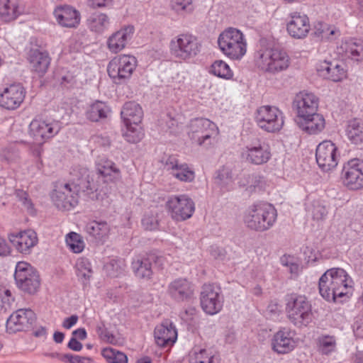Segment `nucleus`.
<instances>
[{
	"instance_id": "61",
	"label": "nucleus",
	"mask_w": 363,
	"mask_h": 363,
	"mask_svg": "<svg viewBox=\"0 0 363 363\" xmlns=\"http://www.w3.org/2000/svg\"><path fill=\"white\" fill-rule=\"evenodd\" d=\"M42 152L43 150L41 148H38L33 152V155L35 158V167L38 170H42L43 168V162L41 158Z\"/></svg>"
},
{
	"instance_id": "7",
	"label": "nucleus",
	"mask_w": 363,
	"mask_h": 363,
	"mask_svg": "<svg viewBox=\"0 0 363 363\" xmlns=\"http://www.w3.org/2000/svg\"><path fill=\"white\" fill-rule=\"evenodd\" d=\"M138 67L137 58L130 54H121L113 57L107 65V74L116 84L128 82Z\"/></svg>"
},
{
	"instance_id": "38",
	"label": "nucleus",
	"mask_w": 363,
	"mask_h": 363,
	"mask_svg": "<svg viewBox=\"0 0 363 363\" xmlns=\"http://www.w3.org/2000/svg\"><path fill=\"white\" fill-rule=\"evenodd\" d=\"M342 48L352 59L356 61L363 60V40L357 38L345 40Z\"/></svg>"
},
{
	"instance_id": "49",
	"label": "nucleus",
	"mask_w": 363,
	"mask_h": 363,
	"mask_svg": "<svg viewBox=\"0 0 363 363\" xmlns=\"http://www.w3.org/2000/svg\"><path fill=\"white\" fill-rule=\"evenodd\" d=\"M347 77V71L344 67L343 64H335L332 63L330 72H328V76L326 78L333 81V82H340Z\"/></svg>"
},
{
	"instance_id": "14",
	"label": "nucleus",
	"mask_w": 363,
	"mask_h": 363,
	"mask_svg": "<svg viewBox=\"0 0 363 363\" xmlns=\"http://www.w3.org/2000/svg\"><path fill=\"white\" fill-rule=\"evenodd\" d=\"M341 180L349 190L363 189V160L353 158L345 162L341 171Z\"/></svg>"
},
{
	"instance_id": "35",
	"label": "nucleus",
	"mask_w": 363,
	"mask_h": 363,
	"mask_svg": "<svg viewBox=\"0 0 363 363\" xmlns=\"http://www.w3.org/2000/svg\"><path fill=\"white\" fill-rule=\"evenodd\" d=\"M86 24L91 31L96 33H103L109 28L111 19L106 13L97 12L89 17Z\"/></svg>"
},
{
	"instance_id": "23",
	"label": "nucleus",
	"mask_w": 363,
	"mask_h": 363,
	"mask_svg": "<svg viewBox=\"0 0 363 363\" xmlns=\"http://www.w3.org/2000/svg\"><path fill=\"white\" fill-rule=\"evenodd\" d=\"M293 106L296 110V119L307 117L310 114L318 112L319 98L312 92L300 91L296 95Z\"/></svg>"
},
{
	"instance_id": "8",
	"label": "nucleus",
	"mask_w": 363,
	"mask_h": 363,
	"mask_svg": "<svg viewBox=\"0 0 363 363\" xmlns=\"http://www.w3.org/2000/svg\"><path fill=\"white\" fill-rule=\"evenodd\" d=\"M169 48L173 57L180 61H186L198 55L201 45L195 35L182 33L171 39Z\"/></svg>"
},
{
	"instance_id": "55",
	"label": "nucleus",
	"mask_w": 363,
	"mask_h": 363,
	"mask_svg": "<svg viewBox=\"0 0 363 363\" xmlns=\"http://www.w3.org/2000/svg\"><path fill=\"white\" fill-rule=\"evenodd\" d=\"M91 359L89 357L67 354L65 363H91Z\"/></svg>"
},
{
	"instance_id": "3",
	"label": "nucleus",
	"mask_w": 363,
	"mask_h": 363,
	"mask_svg": "<svg viewBox=\"0 0 363 363\" xmlns=\"http://www.w3.org/2000/svg\"><path fill=\"white\" fill-rule=\"evenodd\" d=\"M277 211L275 207L265 201H259L250 205L245 211L243 222L251 230L264 232L271 228L276 223Z\"/></svg>"
},
{
	"instance_id": "45",
	"label": "nucleus",
	"mask_w": 363,
	"mask_h": 363,
	"mask_svg": "<svg viewBox=\"0 0 363 363\" xmlns=\"http://www.w3.org/2000/svg\"><path fill=\"white\" fill-rule=\"evenodd\" d=\"M169 9L177 16L184 17L194 10L193 0H169Z\"/></svg>"
},
{
	"instance_id": "47",
	"label": "nucleus",
	"mask_w": 363,
	"mask_h": 363,
	"mask_svg": "<svg viewBox=\"0 0 363 363\" xmlns=\"http://www.w3.org/2000/svg\"><path fill=\"white\" fill-rule=\"evenodd\" d=\"M317 347L320 353L329 355L336 351V339L331 335L320 336L317 340Z\"/></svg>"
},
{
	"instance_id": "64",
	"label": "nucleus",
	"mask_w": 363,
	"mask_h": 363,
	"mask_svg": "<svg viewBox=\"0 0 363 363\" xmlns=\"http://www.w3.org/2000/svg\"><path fill=\"white\" fill-rule=\"evenodd\" d=\"M74 337L78 338L81 340H84L86 338L87 334L84 328H78L72 333Z\"/></svg>"
},
{
	"instance_id": "37",
	"label": "nucleus",
	"mask_w": 363,
	"mask_h": 363,
	"mask_svg": "<svg viewBox=\"0 0 363 363\" xmlns=\"http://www.w3.org/2000/svg\"><path fill=\"white\" fill-rule=\"evenodd\" d=\"M74 270L79 280L83 284L89 282L93 275V269L89 259L84 257L77 258L74 264Z\"/></svg>"
},
{
	"instance_id": "17",
	"label": "nucleus",
	"mask_w": 363,
	"mask_h": 363,
	"mask_svg": "<svg viewBox=\"0 0 363 363\" xmlns=\"http://www.w3.org/2000/svg\"><path fill=\"white\" fill-rule=\"evenodd\" d=\"M339 157L338 148L331 140H324L318 145L315 160L323 171L329 172L334 169L337 166Z\"/></svg>"
},
{
	"instance_id": "46",
	"label": "nucleus",
	"mask_w": 363,
	"mask_h": 363,
	"mask_svg": "<svg viewBox=\"0 0 363 363\" xmlns=\"http://www.w3.org/2000/svg\"><path fill=\"white\" fill-rule=\"evenodd\" d=\"M135 276L140 279H150L152 274V263L149 258H142L133 262Z\"/></svg>"
},
{
	"instance_id": "29",
	"label": "nucleus",
	"mask_w": 363,
	"mask_h": 363,
	"mask_svg": "<svg viewBox=\"0 0 363 363\" xmlns=\"http://www.w3.org/2000/svg\"><path fill=\"white\" fill-rule=\"evenodd\" d=\"M165 169L174 178L181 182H191L195 178L194 172L186 163H180L174 157H169L165 163Z\"/></svg>"
},
{
	"instance_id": "43",
	"label": "nucleus",
	"mask_w": 363,
	"mask_h": 363,
	"mask_svg": "<svg viewBox=\"0 0 363 363\" xmlns=\"http://www.w3.org/2000/svg\"><path fill=\"white\" fill-rule=\"evenodd\" d=\"M123 126V136L127 142L137 143L143 138L145 133L142 123L124 124Z\"/></svg>"
},
{
	"instance_id": "5",
	"label": "nucleus",
	"mask_w": 363,
	"mask_h": 363,
	"mask_svg": "<svg viewBox=\"0 0 363 363\" xmlns=\"http://www.w3.org/2000/svg\"><path fill=\"white\" fill-rule=\"evenodd\" d=\"M255 65L262 72L276 74L288 69L291 60L286 51L279 48H262L255 55Z\"/></svg>"
},
{
	"instance_id": "27",
	"label": "nucleus",
	"mask_w": 363,
	"mask_h": 363,
	"mask_svg": "<svg viewBox=\"0 0 363 363\" xmlns=\"http://www.w3.org/2000/svg\"><path fill=\"white\" fill-rule=\"evenodd\" d=\"M156 344L160 347H172L177 339V331L173 323L165 320L156 326L154 330Z\"/></svg>"
},
{
	"instance_id": "25",
	"label": "nucleus",
	"mask_w": 363,
	"mask_h": 363,
	"mask_svg": "<svg viewBox=\"0 0 363 363\" xmlns=\"http://www.w3.org/2000/svg\"><path fill=\"white\" fill-rule=\"evenodd\" d=\"M35 319L34 312L30 309H18L13 312L6 321V330L15 333L29 328Z\"/></svg>"
},
{
	"instance_id": "39",
	"label": "nucleus",
	"mask_w": 363,
	"mask_h": 363,
	"mask_svg": "<svg viewBox=\"0 0 363 363\" xmlns=\"http://www.w3.org/2000/svg\"><path fill=\"white\" fill-rule=\"evenodd\" d=\"M189 363H219V358L210 350L194 349L189 355Z\"/></svg>"
},
{
	"instance_id": "44",
	"label": "nucleus",
	"mask_w": 363,
	"mask_h": 363,
	"mask_svg": "<svg viewBox=\"0 0 363 363\" xmlns=\"http://www.w3.org/2000/svg\"><path fill=\"white\" fill-rule=\"evenodd\" d=\"M314 34L322 39L332 40L340 35V31L333 26L318 21L314 26Z\"/></svg>"
},
{
	"instance_id": "63",
	"label": "nucleus",
	"mask_w": 363,
	"mask_h": 363,
	"mask_svg": "<svg viewBox=\"0 0 363 363\" xmlns=\"http://www.w3.org/2000/svg\"><path fill=\"white\" fill-rule=\"evenodd\" d=\"M67 347L73 351L79 352L82 349L83 346L82 344L76 339V337H72L68 342Z\"/></svg>"
},
{
	"instance_id": "30",
	"label": "nucleus",
	"mask_w": 363,
	"mask_h": 363,
	"mask_svg": "<svg viewBox=\"0 0 363 363\" xmlns=\"http://www.w3.org/2000/svg\"><path fill=\"white\" fill-rule=\"evenodd\" d=\"M345 134L347 140L360 150H363V121L352 118L347 122Z\"/></svg>"
},
{
	"instance_id": "13",
	"label": "nucleus",
	"mask_w": 363,
	"mask_h": 363,
	"mask_svg": "<svg viewBox=\"0 0 363 363\" xmlns=\"http://www.w3.org/2000/svg\"><path fill=\"white\" fill-rule=\"evenodd\" d=\"M240 157L246 163L253 165L267 164L272 158L271 148L259 139L247 143L242 149Z\"/></svg>"
},
{
	"instance_id": "42",
	"label": "nucleus",
	"mask_w": 363,
	"mask_h": 363,
	"mask_svg": "<svg viewBox=\"0 0 363 363\" xmlns=\"http://www.w3.org/2000/svg\"><path fill=\"white\" fill-rule=\"evenodd\" d=\"M209 73L225 80L233 78L234 73L229 65L224 60H215L209 67Z\"/></svg>"
},
{
	"instance_id": "34",
	"label": "nucleus",
	"mask_w": 363,
	"mask_h": 363,
	"mask_svg": "<svg viewBox=\"0 0 363 363\" xmlns=\"http://www.w3.org/2000/svg\"><path fill=\"white\" fill-rule=\"evenodd\" d=\"M21 13L18 0H0V20L11 22Z\"/></svg>"
},
{
	"instance_id": "2",
	"label": "nucleus",
	"mask_w": 363,
	"mask_h": 363,
	"mask_svg": "<svg viewBox=\"0 0 363 363\" xmlns=\"http://www.w3.org/2000/svg\"><path fill=\"white\" fill-rule=\"evenodd\" d=\"M68 183H58L52 195L55 206L62 210L69 211L78 203L79 193L86 187L88 171L86 169H74Z\"/></svg>"
},
{
	"instance_id": "6",
	"label": "nucleus",
	"mask_w": 363,
	"mask_h": 363,
	"mask_svg": "<svg viewBox=\"0 0 363 363\" xmlns=\"http://www.w3.org/2000/svg\"><path fill=\"white\" fill-rule=\"evenodd\" d=\"M217 125L209 119L196 118L190 121L187 126V135L191 143L199 146H208L216 140L219 135Z\"/></svg>"
},
{
	"instance_id": "19",
	"label": "nucleus",
	"mask_w": 363,
	"mask_h": 363,
	"mask_svg": "<svg viewBox=\"0 0 363 363\" xmlns=\"http://www.w3.org/2000/svg\"><path fill=\"white\" fill-rule=\"evenodd\" d=\"M166 206L172 218L177 221H182L191 218L195 210L194 201L186 195L169 197Z\"/></svg>"
},
{
	"instance_id": "56",
	"label": "nucleus",
	"mask_w": 363,
	"mask_h": 363,
	"mask_svg": "<svg viewBox=\"0 0 363 363\" xmlns=\"http://www.w3.org/2000/svg\"><path fill=\"white\" fill-rule=\"evenodd\" d=\"M332 63L328 61H321L318 63L316 66V69L320 75L327 77L328 72H330V68Z\"/></svg>"
},
{
	"instance_id": "50",
	"label": "nucleus",
	"mask_w": 363,
	"mask_h": 363,
	"mask_svg": "<svg viewBox=\"0 0 363 363\" xmlns=\"http://www.w3.org/2000/svg\"><path fill=\"white\" fill-rule=\"evenodd\" d=\"M281 263L286 267L293 275H297L300 272V262L297 257L285 255L281 258Z\"/></svg>"
},
{
	"instance_id": "59",
	"label": "nucleus",
	"mask_w": 363,
	"mask_h": 363,
	"mask_svg": "<svg viewBox=\"0 0 363 363\" xmlns=\"http://www.w3.org/2000/svg\"><path fill=\"white\" fill-rule=\"evenodd\" d=\"M113 0H87L88 4L93 9L106 7L112 3Z\"/></svg>"
},
{
	"instance_id": "16",
	"label": "nucleus",
	"mask_w": 363,
	"mask_h": 363,
	"mask_svg": "<svg viewBox=\"0 0 363 363\" xmlns=\"http://www.w3.org/2000/svg\"><path fill=\"white\" fill-rule=\"evenodd\" d=\"M311 30L309 17L304 13L292 11L286 18V31L293 39L303 40Z\"/></svg>"
},
{
	"instance_id": "53",
	"label": "nucleus",
	"mask_w": 363,
	"mask_h": 363,
	"mask_svg": "<svg viewBox=\"0 0 363 363\" xmlns=\"http://www.w3.org/2000/svg\"><path fill=\"white\" fill-rule=\"evenodd\" d=\"M311 213L314 219L322 220L327 216L328 211L323 205L317 202L313 205L311 208Z\"/></svg>"
},
{
	"instance_id": "41",
	"label": "nucleus",
	"mask_w": 363,
	"mask_h": 363,
	"mask_svg": "<svg viewBox=\"0 0 363 363\" xmlns=\"http://www.w3.org/2000/svg\"><path fill=\"white\" fill-rule=\"evenodd\" d=\"M65 242L67 248L74 254L82 253L86 247L83 236L73 231L65 235Z\"/></svg>"
},
{
	"instance_id": "32",
	"label": "nucleus",
	"mask_w": 363,
	"mask_h": 363,
	"mask_svg": "<svg viewBox=\"0 0 363 363\" xmlns=\"http://www.w3.org/2000/svg\"><path fill=\"white\" fill-rule=\"evenodd\" d=\"M50 57L47 52L39 50H31L28 61L32 71L40 76L43 75L50 65Z\"/></svg>"
},
{
	"instance_id": "9",
	"label": "nucleus",
	"mask_w": 363,
	"mask_h": 363,
	"mask_svg": "<svg viewBox=\"0 0 363 363\" xmlns=\"http://www.w3.org/2000/svg\"><path fill=\"white\" fill-rule=\"evenodd\" d=\"M255 121L261 130L267 133H277L284 125V114L275 106L263 105L257 108Z\"/></svg>"
},
{
	"instance_id": "4",
	"label": "nucleus",
	"mask_w": 363,
	"mask_h": 363,
	"mask_svg": "<svg viewBox=\"0 0 363 363\" xmlns=\"http://www.w3.org/2000/svg\"><path fill=\"white\" fill-rule=\"evenodd\" d=\"M220 52L232 60H240L246 55L247 40L244 33L233 27L223 30L218 38Z\"/></svg>"
},
{
	"instance_id": "51",
	"label": "nucleus",
	"mask_w": 363,
	"mask_h": 363,
	"mask_svg": "<svg viewBox=\"0 0 363 363\" xmlns=\"http://www.w3.org/2000/svg\"><path fill=\"white\" fill-rule=\"evenodd\" d=\"M244 182H239L240 186L245 187L250 191H256L260 189V184L262 183V179L257 175H247L243 178Z\"/></svg>"
},
{
	"instance_id": "21",
	"label": "nucleus",
	"mask_w": 363,
	"mask_h": 363,
	"mask_svg": "<svg viewBox=\"0 0 363 363\" xmlns=\"http://www.w3.org/2000/svg\"><path fill=\"white\" fill-rule=\"evenodd\" d=\"M59 130L57 123L35 118L29 125L28 134L35 143L43 145L57 135Z\"/></svg>"
},
{
	"instance_id": "15",
	"label": "nucleus",
	"mask_w": 363,
	"mask_h": 363,
	"mask_svg": "<svg viewBox=\"0 0 363 363\" xmlns=\"http://www.w3.org/2000/svg\"><path fill=\"white\" fill-rule=\"evenodd\" d=\"M299 339L294 330L281 328L274 333L270 340L271 350L279 355L292 352L298 345Z\"/></svg>"
},
{
	"instance_id": "26",
	"label": "nucleus",
	"mask_w": 363,
	"mask_h": 363,
	"mask_svg": "<svg viewBox=\"0 0 363 363\" xmlns=\"http://www.w3.org/2000/svg\"><path fill=\"white\" fill-rule=\"evenodd\" d=\"M53 15L57 23L65 28H75L80 23V13L69 5L57 6L53 11Z\"/></svg>"
},
{
	"instance_id": "12",
	"label": "nucleus",
	"mask_w": 363,
	"mask_h": 363,
	"mask_svg": "<svg viewBox=\"0 0 363 363\" xmlns=\"http://www.w3.org/2000/svg\"><path fill=\"white\" fill-rule=\"evenodd\" d=\"M224 298L220 286L215 284H205L200 293V305L203 312L213 315L221 311Z\"/></svg>"
},
{
	"instance_id": "22",
	"label": "nucleus",
	"mask_w": 363,
	"mask_h": 363,
	"mask_svg": "<svg viewBox=\"0 0 363 363\" xmlns=\"http://www.w3.org/2000/svg\"><path fill=\"white\" fill-rule=\"evenodd\" d=\"M26 91L19 83L9 84L0 92V106L9 111L20 107L26 97Z\"/></svg>"
},
{
	"instance_id": "52",
	"label": "nucleus",
	"mask_w": 363,
	"mask_h": 363,
	"mask_svg": "<svg viewBox=\"0 0 363 363\" xmlns=\"http://www.w3.org/2000/svg\"><path fill=\"white\" fill-rule=\"evenodd\" d=\"M218 183L227 190L233 189V178L228 171L223 170V172L218 175Z\"/></svg>"
},
{
	"instance_id": "31",
	"label": "nucleus",
	"mask_w": 363,
	"mask_h": 363,
	"mask_svg": "<svg viewBox=\"0 0 363 363\" xmlns=\"http://www.w3.org/2000/svg\"><path fill=\"white\" fill-rule=\"evenodd\" d=\"M95 165L97 173L106 182H115L121 179L120 169L113 161L105 157H99Z\"/></svg>"
},
{
	"instance_id": "36",
	"label": "nucleus",
	"mask_w": 363,
	"mask_h": 363,
	"mask_svg": "<svg viewBox=\"0 0 363 363\" xmlns=\"http://www.w3.org/2000/svg\"><path fill=\"white\" fill-rule=\"evenodd\" d=\"M84 230L95 239L104 241L108 237L111 228L106 222L94 220L86 225Z\"/></svg>"
},
{
	"instance_id": "54",
	"label": "nucleus",
	"mask_w": 363,
	"mask_h": 363,
	"mask_svg": "<svg viewBox=\"0 0 363 363\" xmlns=\"http://www.w3.org/2000/svg\"><path fill=\"white\" fill-rule=\"evenodd\" d=\"M143 226L145 230H153L157 228L158 223L155 218L145 216L142 220Z\"/></svg>"
},
{
	"instance_id": "62",
	"label": "nucleus",
	"mask_w": 363,
	"mask_h": 363,
	"mask_svg": "<svg viewBox=\"0 0 363 363\" xmlns=\"http://www.w3.org/2000/svg\"><path fill=\"white\" fill-rule=\"evenodd\" d=\"M78 316L77 315H72L70 317L65 318L62 323V326L65 329H70L75 325L78 321Z\"/></svg>"
},
{
	"instance_id": "10",
	"label": "nucleus",
	"mask_w": 363,
	"mask_h": 363,
	"mask_svg": "<svg viewBox=\"0 0 363 363\" xmlns=\"http://www.w3.org/2000/svg\"><path fill=\"white\" fill-rule=\"evenodd\" d=\"M14 279L19 289L30 294H35L40 287V278L38 271L28 262H17Z\"/></svg>"
},
{
	"instance_id": "60",
	"label": "nucleus",
	"mask_w": 363,
	"mask_h": 363,
	"mask_svg": "<svg viewBox=\"0 0 363 363\" xmlns=\"http://www.w3.org/2000/svg\"><path fill=\"white\" fill-rule=\"evenodd\" d=\"M304 254L308 263H314L318 259L317 252L311 248H306Z\"/></svg>"
},
{
	"instance_id": "24",
	"label": "nucleus",
	"mask_w": 363,
	"mask_h": 363,
	"mask_svg": "<svg viewBox=\"0 0 363 363\" xmlns=\"http://www.w3.org/2000/svg\"><path fill=\"white\" fill-rule=\"evenodd\" d=\"M194 286L187 279L177 278L172 280L167 286V294L178 302L189 301L194 296Z\"/></svg>"
},
{
	"instance_id": "11",
	"label": "nucleus",
	"mask_w": 363,
	"mask_h": 363,
	"mask_svg": "<svg viewBox=\"0 0 363 363\" xmlns=\"http://www.w3.org/2000/svg\"><path fill=\"white\" fill-rule=\"evenodd\" d=\"M286 311L289 319L294 325L302 326L312 320L311 305L303 296H291L287 301Z\"/></svg>"
},
{
	"instance_id": "28",
	"label": "nucleus",
	"mask_w": 363,
	"mask_h": 363,
	"mask_svg": "<svg viewBox=\"0 0 363 363\" xmlns=\"http://www.w3.org/2000/svg\"><path fill=\"white\" fill-rule=\"evenodd\" d=\"M296 123L301 130L310 135L321 133L326 125L325 117L318 112L296 119Z\"/></svg>"
},
{
	"instance_id": "57",
	"label": "nucleus",
	"mask_w": 363,
	"mask_h": 363,
	"mask_svg": "<svg viewBox=\"0 0 363 363\" xmlns=\"http://www.w3.org/2000/svg\"><path fill=\"white\" fill-rule=\"evenodd\" d=\"M11 252V248L7 241L0 236V257H6Z\"/></svg>"
},
{
	"instance_id": "20",
	"label": "nucleus",
	"mask_w": 363,
	"mask_h": 363,
	"mask_svg": "<svg viewBox=\"0 0 363 363\" xmlns=\"http://www.w3.org/2000/svg\"><path fill=\"white\" fill-rule=\"evenodd\" d=\"M8 238L16 250L23 255H30L39 241L37 233L30 228L11 233Z\"/></svg>"
},
{
	"instance_id": "1",
	"label": "nucleus",
	"mask_w": 363,
	"mask_h": 363,
	"mask_svg": "<svg viewBox=\"0 0 363 363\" xmlns=\"http://www.w3.org/2000/svg\"><path fill=\"white\" fill-rule=\"evenodd\" d=\"M318 289L320 296L328 302L344 301L352 295L354 281L344 269L333 267L320 277Z\"/></svg>"
},
{
	"instance_id": "48",
	"label": "nucleus",
	"mask_w": 363,
	"mask_h": 363,
	"mask_svg": "<svg viewBox=\"0 0 363 363\" xmlns=\"http://www.w3.org/2000/svg\"><path fill=\"white\" fill-rule=\"evenodd\" d=\"M101 355L108 363H128V357L123 352L111 347L103 349Z\"/></svg>"
},
{
	"instance_id": "58",
	"label": "nucleus",
	"mask_w": 363,
	"mask_h": 363,
	"mask_svg": "<svg viewBox=\"0 0 363 363\" xmlns=\"http://www.w3.org/2000/svg\"><path fill=\"white\" fill-rule=\"evenodd\" d=\"M99 335L100 339L105 342L111 344L116 342V337L106 330H101Z\"/></svg>"
},
{
	"instance_id": "33",
	"label": "nucleus",
	"mask_w": 363,
	"mask_h": 363,
	"mask_svg": "<svg viewBox=\"0 0 363 363\" xmlns=\"http://www.w3.org/2000/svg\"><path fill=\"white\" fill-rule=\"evenodd\" d=\"M121 116L123 125L142 123L143 111L138 104L128 101L123 106Z\"/></svg>"
},
{
	"instance_id": "40",
	"label": "nucleus",
	"mask_w": 363,
	"mask_h": 363,
	"mask_svg": "<svg viewBox=\"0 0 363 363\" xmlns=\"http://www.w3.org/2000/svg\"><path fill=\"white\" fill-rule=\"evenodd\" d=\"M109 113L110 108L105 103L96 101L89 106L86 116L89 121L96 122L107 118Z\"/></svg>"
},
{
	"instance_id": "18",
	"label": "nucleus",
	"mask_w": 363,
	"mask_h": 363,
	"mask_svg": "<svg viewBox=\"0 0 363 363\" xmlns=\"http://www.w3.org/2000/svg\"><path fill=\"white\" fill-rule=\"evenodd\" d=\"M133 25H123L111 33L106 38V47L111 54H118L128 48L135 34Z\"/></svg>"
}]
</instances>
